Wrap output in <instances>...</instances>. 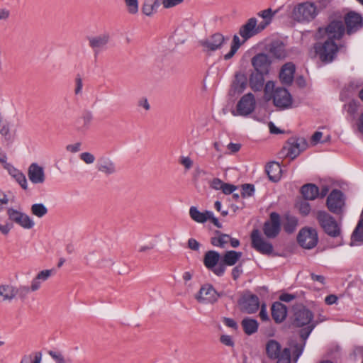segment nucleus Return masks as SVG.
<instances>
[{
    "mask_svg": "<svg viewBox=\"0 0 363 363\" xmlns=\"http://www.w3.org/2000/svg\"><path fill=\"white\" fill-rule=\"evenodd\" d=\"M292 324L296 328H301L299 335L303 342L294 346L293 352L294 361L296 362L302 354L306 341L318 325V322L314 321V314L311 311L303 305H299L294 308Z\"/></svg>",
    "mask_w": 363,
    "mask_h": 363,
    "instance_id": "nucleus-1",
    "label": "nucleus"
},
{
    "mask_svg": "<svg viewBox=\"0 0 363 363\" xmlns=\"http://www.w3.org/2000/svg\"><path fill=\"white\" fill-rule=\"evenodd\" d=\"M6 216L10 223H0V233L4 236L10 233L13 224L25 230H30L35 226L33 219L20 209L9 207L6 208Z\"/></svg>",
    "mask_w": 363,
    "mask_h": 363,
    "instance_id": "nucleus-2",
    "label": "nucleus"
},
{
    "mask_svg": "<svg viewBox=\"0 0 363 363\" xmlns=\"http://www.w3.org/2000/svg\"><path fill=\"white\" fill-rule=\"evenodd\" d=\"M264 99L267 101L273 100L275 106L281 108H289L292 104V97L288 90L283 87L275 88L272 81H268L264 88Z\"/></svg>",
    "mask_w": 363,
    "mask_h": 363,
    "instance_id": "nucleus-3",
    "label": "nucleus"
},
{
    "mask_svg": "<svg viewBox=\"0 0 363 363\" xmlns=\"http://www.w3.org/2000/svg\"><path fill=\"white\" fill-rule=\"evenodd\" d=\"M345 48V45H337L335 42L326 39L323 42H317L313 45L315 55L324 64L333 62L339 50Z\"/></svg>",
    "mask_w": 363,
    "mask_h": 363,
    "instance_id": "nucleus-4",
    "label": "nucleus"
},
{
    "mask_svg": "<svg viewBox=\"0 0 363 363\" xmlns=\"http://www.w3.org/2000/svg\"><path fill=\"white\" fill-rule=\"evenodd\" d=\"M346 33L345 27L341 20H333L326 26L318 28L315 36L317 38H323L335 42L342 38Z\"/></svg>",
    "mask_w": 363,
    "mask_h": 363,
    "instance_id": "nucleus-5",
    "label": "nucleus"
},
{
    "mask_svg": "<svg viewBox=\"0 0 363 363\" xmlns=\"http://www.w3.org/2000/svg\"><path fill=\"white\" fill-rule=\"evenodd\" d=\"M316 218L321 228L328 236L341 238L340 224L328 213L319 211L317 213Z\"/></svg>",
    "mask_w": 363,
    "mask_h": 363,
    "instance_id": "nucleus-6",
    "label": "nucleus"
},
{
    "mask_svg": "<svg viewBox=\"0 0 363 363\" xmlns=\"http://www.w3.org/2000/svg\"><path fill=\"white\" fill-rule=\"evenodd\" d=\"M267 356L270 359H277V363H291V350L288 347L281 350V346L275 340H269L265 345Z\"/></svg>",
    "mask_w": 363,
    "mask_h": 363,
    "instance_id": "nucleus-7",
    "label": "nucleus"
},
{
    "mask_svg": "<svg viewBox=\"0 0 363 363\" xmlns=\"http://www.w3.org/2000/svg\"><path fill=\"white\" fill-rule=\"evenodd\" d=\"M293 18L298 22H309L318 15L316 6L311 2H303L296 5L292 12Z\"/></svg>",
    "mask_w": 363,
    "mask_h": 363,
    "instance_id": "nucleus-8",
    "label": "nucleus"
},
{
    "mask_svg": "<svg viewBox=\"0 0 363 363\" xmlns=\"http://www.w3.org/2000/svg\"><path fill=\"white\" fill-rule=\"evenodd\" d=\"M307 146L308 143L303 138H291L284 146L281 154L294 160L306 150Z\"/></svg>",
    "mask_w": 363,
    "mask_h": 363,
    "instance_id": "nucleus-9",
    "label": "nucleus"
},
{
    "mask_svg": "<svg viewBox=\"0 0 363 363\" xmlns=\"http://www.w3.org/2000/svg\"><path fill=\"white\" fill-rule=\"evenodd\" d=\"M220 259V254L215 250L207 251L203 256L204 266L218 277H222L226 269Z\"/></svg>",
    "mask_w": 363,
    "mask_h": 363,
    "instance_id": "nucleus-10",
    "label": "nucleus"
},
{
    "mask_svg": "<svg viewBox=\"0 0 363 363\" xmlns=\"http://www.w3.org/2000/svg\"><path fill=\"white\" fill-rule=\"evenodd\" d=\"M297 241L302 247L312 249L318 243V233L314 228L309 227L303 228L298 234Z\"/></svg>",
    "mask_w": 363,
    "mask_h": 363,
    "instance_id": "nucleus-11",
    "label": "nucleus"
},
{
    "mask_svg": "<svg viewBox=\"0 0 363 363\" xmlns=\"http://www.w3.org/2000/svg\"><path fill=\"white\" fill-rule=\"evenodd\" d=\"M228 38L220 33H216L208 38L201 40L199 44L203 48V51L210 53L222 48Z\"/></svg>",
    "mask_w": 363,
    "mask_h": 363,
    "instance_id": "nucleus-12",
    "label": "nucleus"
},
{
    "mask_svg": "<svg viewBox=\"0 0 363 363\" xmlns=\"http://www.w3.org/2000/svg\"><path fill=\"white\" fill-rule=\"evenodd\" d=\"M346 33L351 35L363 28V18L355 11H349L344 17Z\"/></svg>",
    "mask_w": 363,
    "mask_h": 363,
    "instance_id": "nucleus-13",
    "label": "nucleus"
},
{
    "mask_svg": "<svg viewBox=\"0 0 363 363\" xmlns=\"http://www.w3.org/2000/svg\"><path fill=\"white\" fill-rule=\"evenodd\" d=\"M240 310L248 314L255 313L259 307V301L257 296L250 292H245L238 301Z\"/></svg>",
    "mask_w": 363,
    "mask_h": 363,
    "instance_id": "nucleus-14",
    "label": "nucleus"
},
{
    "mask_svg": "<svg viewBox=\"0 0 363 363\" xmlns=\"http://www.w3.org/2000/svg\"><path fill=\"white\" fill-rule=\"evenodd\" d=\"M252 247L257 252L263 255H271L273 252V245L266 241L257 229L252 230L251 233Z\"/></svg>",
    "mask_w": 363,
    "mask_h": 363,
    "instance_id": "nucleus-15",
    "label": "nucleus"
},
{
    "mask_svg": "<svg viewBox=\"0 0 363 363\" xmlns=\"http://www.w3.org/2000/svg\"><path fill=\"white\" fill-rule=\"evenodd\" d=\"M281 230V218L279 213L272 212L269 215V220L266 221L263 226V232L267 238H276Z\"/></svg>",
    "mask_w": 363,
    "mask_h": 363,
    "instance_id": "nucleus-16",
    "label": "nucleus"
},
{
    "mask_svg": "<svg viewBox=\"0 0 363 363\" xmlns=\"http://www.w3.org/2000/svg\"><path fill=\"white\" fill-rule=\"evenodd\" d=\"M256 101L252 93L245 94L241 97L237 104L238 115L247 116L252 113L255 108Z\"/></svg>",
    "mask_w": 363,
    "mask_h": 363,
    "instance_id": "nucleus-17",
    "label": "nucleus"
},
{
    "mask_svg": "<svg viewBox=\"0 0 363 363\" xmlns=\"http://www.w3.org/2000/svg\"><path fill=\"white\" fill-rule=\"evenodd\" d=\"M218 296L213 285L206 284L201 287L195 298L199 303L213 304L218 301Z\"/></svg>",
    "mask_w": 363,
    "mask_h": 363,
    "instance_id": "nucleus-18",
    "label": "nucleus"
},
{
    "mask_svg": "<svg viewBox=\"0 0 363 363\" xmlns=\"http://www.w3.org/2000/svg\"><path fill=\"white\" fill-rule=\"evenodd\" d=\"M343 194L337 189L333 190L327 199V206L330 211L338 214L342 211L344 206Z\"/></svg>",
    "mask_w": 363,
    "mask_h": 363,
    "instance_id": "nucleus-19",
    "label": "nucleus"
},
{
    "mask_svg": "<svg viewBox=\"0 0 363 363\" xmlns=\"http://www.w3.org/2000/svg\"><path fill=\"white\" fill-rule=\"evenodd\" d=\"M257 19L255 17H252L240 27L239 35L242 38V44L258 34L257 30Z\"/></svg>",
    "mask_w": 363,
    "mask_h": 363,
    "instance_id": "nucleus-20",
    "label": "nucleus"
},
{
    "mask_svg": "<svg viewBox=\"0 0 363 363\" xmlns=\"http://www.w3.org/2000/svg\"><path fill=\"white\" fill-rule=\"evenodd\" d=\"M109 40L110 36L106 33L88 38L89 45L92 49L95 57L106 49Z\"/></svg>",
    "mask_w": 363,
    "mask_h": 363,
    "instance_id": "nucleus-21",
    "label": "nucleus"
},
{
    "mask_svg": "<svg viewBox=\"0 0 363 363\" xmlns=\"http://www.w3.org/2000/svg\"><path fill=\"white\" fill-rule=\"evenodd\" d=\"M251 62L256 72L266 74L269 73L272 62L267 54H257L252 58Z\"/></svg>",
    "mask_w": 363,
    "mask_h": 363,
    "instance_id": "nucleus-22",
    "label": "nucleus"
},
{
    "mask_svg": "<svg viewBox=\"0 0 363 363\" xmlns=\"http://www.w3.org/2000/svg\"><path fill=\"white\" fill-rule=\"evenodd\" d=\"M28 177L34 184H42L45 182L44 168L38 163H31L28 168Z\"/></svg>",
    "mask_w": 363,
    "mask_h": 363,
    "instance_id": "nucleus-23",
    "label": "nucleus"
},
{
    "mask_svg": "<svg viewBox=\"0 0 363 363\" xmlns=\"http://www.w3.org/2000/svg\"><path fill=\"white\" fill-rule=\"evenodd\" d=\"M296 71V66L293 62H287L284 64L279 72V79L281 82L289 85L294 80V76Z\"/></svg>",
    "mask_w": 363,
    "mask_h": 363,
    "instance_id": "nucleus-24",
    "label": "nucleus"
},
{
    "mask_svg": "<svg viewBox=\"0 0 363 363\" xmlns=\"http://www.w3.org/2000/svg\"><path fill=\"white\" fill-rule=\"evenodd\" d=\"M272 316L277 323H282L286 318L287 308L280 302H275L272 306Z\"/></svg>",
    "mask_w": 363,
    "mask_h": 363,
    "instance_id": "nucleus-25",
    "label": "nucleus"
},
{
    "mask_svg": "<svg viewBox=\"0 0 363 363\" xmlns=\"http://www.w3.org/2000/svg\"><path fill=\"white\" fill-rule=\"evenodd\" d=\"M53 272V269H45L38 272L31 281V291H35L38 290L40 288L41 282L47 281L52 275Z\"/></svg>",
    "mask_w": 363,
    "mask_h": 363,
    "instance_id": "nucleus-26",
    "label": "nucleus"
},
{
    "mask_svg": "<svg viewBox=\"0 0 363 363\" xmlns=\"http://www.w3.org/2000/svg\"><path fill=\"white\" fill-rule=\"evenodd\" d=\"M266 173L268 175L269 180L273 182H277L280 180L281 177L282 169L278 162H272L266 166Z\"/></svg>",
    "mask_w": 363,
    "mask_h": 363,
    "instance_id": "nucleus-27",
    "label": "nucleus"
},
{
    "mask_svg": "<svg viewBox=\"0 0 363 363\" xmlns=\"http://www.w3.org/2000/svg\"><path fill=\"white\" fill-rule=\"evenodd\" d=\"M97 169L106 175L116 172L115 164L108 157H101L97 163Z\"/></svg>",
    "mask_w": 363,
    "mask_h": 363,
    "instance_id": "nucleus-28",
    "label": "nucleus"
},
{
    "mask_svg": "<svg viewBox=\"0 0 363 363\" xmlns=\"http://www.w3.org/2000/svg\"><path fill=\"white\" fill-rule=\"evenodd\" d=\"M264 75H266V74L260 73L256 71H255L250 74L249 79V84L250 88L254 91H261L262 89L263 88Z\"/></svg>",
    "mask_w": 363,
    "mask_h": 363,
    "instance_id": "nucleus-29",
    "label": "nucleus"
},
{
    "mask_svg": "<svg viewBox=\"0 0 363 363\" xmlns=\"http://www.w3.org/2000/svg\"><path fill=\"white\" fill-rule=\"evenodd\" d=\"M161 4V0H145L143 4L142 13L147 16H152L157 13Z\"/></svg>",
    "mask_w": 363,
    "mask_h": 363,
    "instance_id": "nucleus-30",
    "label": "nucleus"
},
{
    "mask_svg": "<svg viewBox=\"0 0 363 363\" xmlns=\"http://www.w3.org/2000/svg\"><path fill=\"white\" fill-rule=\"evenodd\" d=\"M242 253L234 250H229L225 252L221 258L222 264L224 267L233 266L241 258Z\"/></svg>",
    "mask_w": 363,
    "mask_h": 363,
    "instance_id": "nucleus-31",
    "label": "nucleus"
},
{
    "mask_svg": "<svg viewBox=\"0 0 363 363\" xmlns=\"http://www.w3.org/2000/svg\"><path fill=\"white\" fill-rule=\"evenodd\" d=\"M301 193L305 200H314L319 195V189L313 184H307L301 187Z\"/></svg>",
    "mask_w": 363,
    "mask_h": 363,
    "instance_id": "nucleus-32",
    "label": "nucleus"
},
{
    "mask_svg": "<svg viewBox=\"0 0 363 363\" xmlns=\"http://www.w3.org/2000/svg\"><path fill=\"white\" fill-rule=\"evenodd\" d=\"M16 296V287L11 284L0 285V297L2 301H12Z\"/></svg>",
    "mask_w": 363,
    "mask_h": 363,
    "instance_id": "nucleus-33",
    "label": "nucleus"
},
{
    "mask_svg": "<svg viewBox=\"0 0 363 363\" xmlns=\"http://www.w3.org/2000/svg\"><path fill=\"white\" fill-rule=\"evenodd\" d=\"M241 325L244 332L248 335L255 333L258 330V323L255 319L250 318H245L242 320Z\"/></svg>",
    "mask_w": 363,
    "mask_h": 363,
    "instance_id": "nucleus-34",
    "label": "nucleus"
},
{
    "mask_svg": "<svg viewBox=\"0 0 363 363\" xmlns=\"http://www.w3.org/2000/svg\"><path fill=\"white\" fill-rule=\"evenodd\" d=\"M216 233L218 235V236L211 238V243L213 246L224 248L225 245L229 242L230 236L228 234L222 233L218 230L216 231Z\"/></svg>",
    "mask_w": 363,
    "mask_h": 363,
    "instance_id": "nucleus-35",
    "label": "nucleus"
},
{
    "mask_svg": "<svg viewBox=\"0 0 363 363\" xmlns=\"http://www.w3.org/2000/svg\"><path fill=\"white\" fill-rule=\"evenodd\" d=\"M284 229L287 233H294L298 225V219L296 217L287 214L284 218Z\"/></svg>",
    "mask_w": 363,
    "mask_h": 363,
    "instance_id": "nucleus-36",
    "label": "nucleus"
},
{
    "mask_svg": "<svg viewBox=\"0 0 363 363\" xmlns=\"http://www.w3.org/2000/svg\"><path fill=\"white\" fill-rule=\"evenodd\" d=\"M48 354L55 363H74L72 357L65 356L60 351L50 350Z\"/></svg>",
    "mask_w": 363,
    "mask_h": 363,
    "instance_id": "nucleus-37",
    "label": "nucleus"
},
{
    "mask_svg": "<svg viewBox=\"0 0 363 363\" xmlns=\"http://www.w3.org/2000/svg\"><path fill=\"white\" fill-rule=\"evenodd\" d=\"M247 80L244 74L238 73L235 74V79L233 82V86L236 91L242 93L247 86Z\"/></svg>",
    "mask_w": 363,
    "mask_h": 363,
    "instance_id": "nucleus-38",
    "label": "nucleus"
},
{
    "mask_svg": "<svg viewBox=\"0 0 363 363\" xmlns=\"http://www.w3.org/2000/svg\"><path fill=\"white\" fill-rule=\"evenodd\" d=\"M269 51L276 58L282 59L286 57L284 45L281 43H273L270 45Z\"/></svg>",
    "mask_w": 363,
    "mask_h": 363,
    "instance_id": "nucleus-39",
    "label": "nucleus"
},
{
    "mask_svg": "<svg viewBox=\"0 0 363 363\" xmlns=\"http://www.w3.org/2000/svg\"><path fill=\"white\" fill-rule=\"evenodd\" d=\"M209 211L203 213L200 212L196 207L191 206L189 209V215L191 218L197 223H203L207 220V213Z\"/></svg>",
    "mask_w": 363,
    "mask_h": 363,
    "instance_id": "nucleus-40",
    "label": "nucleus"
},
{
    "mask_svg": "<svg viewBox=\"0 0 363 363\" xmlns=\"http://www.w3.org/2000/svg\"><path fill=\"white\" fill-rule=\"evenodd\" d=\"M242 45L241 39L239 38V36L236 34L234 35L233 37L230 50L227 54L224 55V60H228L231 59Z\"/></svg>",
    "mask_w": 363,
    "mask_h": 363,
    "instance_id": "nucleus-41",
    "label": "nucleus"
},
{
    "mask_svg": "<svg viewBox=\"0 0 363 363\" xmlns=\"http://www.w3.org/2000/svg\"><path fill=\"white\" fill-rule=\"evenodd\" d=\"M352 242H363V219L360 218L352 235Z\"/></svg>",
    "mask_w": 363,
    "mask_h": 363,
    "instance_id": "nucleus-42",
    "label": "nucleus"
},
{
    "mask_svg": "<svg viewBox=\"0 0 363 363\" xmlns=\"http://www.w3.org/2000/svg\"><path fill=\"white\" fill-rule=\"evenodd\" d=\"M0 135L7 141H11L13 139L10 130V124L6 120L0 121Z\"/></svg>",
    "mask_w": 363,
    "mask_h": 363,
    "instance_id": "nucleus-43",
    "label": "nucleus"
},
{
    "mask_svg": "<svg viewBox=\"0 0 363 363\" xmlns=\"http://www.w3.org/2000/svg\"><path fill=\"white\" fill-rule=\"evenodd\" d=\"M30 211L33 215L42 218L48 213V208L43 203H35L31 206Z\"/></svg>",
    "mask_w": 363,
    "mask_h": 363,
    "instance_id": "nucleus-44",
    "label": "nucleus"
},
{
    "mask_svg": "<svg viewBox=\"0 0 363 363\" xmlns=\"http://www.w3.org/2000/svg\"><path fill=\"white\" fill-rule=\"evenodd\" d=\"M42 359V354L36 352L34 357L32 355L24 356L20 363H40Z\"/></svg>",
    "mask_w": 363,
    "mask_h": 363,
    "instance_id": "nucleus-45",
    "label": "nucleus"
},
{
    "mask_svg": "<svg viewBox=\"0 0 363 363\" xmlns=\"http://www.w3.org/2000/svg\"><path fill=\"white\" fill-rule=\"evenodd\" d=\"M13 178L16 179L23 189H28L27 179L25 174L21 171H19L16 174H14Z\"/></svg>",
    "mask_w": 363,
    "mask_h": 363,
    "instance_id": "nucleus-46",
    "label": "nucleus"
},
{
    "mask_svg": "<svg viewBox=\"0 0 363 363\" xmlns=\"http://www.w3.org/2000/svg\"><path fill=\"white\" fill-rule=\"evenodd\" d=\"M127 6V10L130 14H135L138 12V0H124Z\"/></svg>",
    "mask_w": 363,
    "mask_h": 363,
    "instance_id": "nucleus-47",
    "label": "nucleus"
},
{
    "mask_svg": "<svg viewBox=\"0 0 363 363\" xmlns=\"http://www.w3.org/2000/svg\"><path fill=\"white\" fill-rule=\"evenodd\" d=\"M9 198L8 195L2 190H0V213L4 210L6 211V206L9 203Z\"/></svg>",
    "mask_w": 363,
    "mask_h": 363,
    "instance_id": "nucleus-48",
    "label": "nucleus"
},
{
    "mask_svg": "<svg viewBox=\"0 0 363 363\" xmlns=\"http://www.w3.org/2000/svg\"><path fill=\"white\" fill-rule=\"evenodd\" d=\"M276 13L277 11H273L271 9H267L259 11L257 15L258 16L262 17L264 20H267L271 22L273 16Z\"/></svg>",
    "mask_w": 363,
    "mask_h": 363,
    "instance_id": "nucleus-49",
    "label": "nucleus"
},
{
    "mask_svg": "<svg viewBox=\"0 0 363 363\" xmlns=\"http://www.w3.org/2000/svg\"><path fill=\"white\" fill-rule=\"evenodd\" d=\"M255 192L254 185L245 184L242 186V196H251Z\"/></svg>",
    "mask_w": 363,
    "mask_h": 363,
    "instance_id": "nucleus-50",
    "label": "nucleus"
},
{
    "mask_svg": "<svg viewBox=\"0 0 363 363\" xmlns=\"http://www.w3.org/2000/svg\"><path fill=\"white\" fill-rule=\"evenodd\" d=\"M298 209L303 216H307L311 211V205L306 201H302L298 203Z\"/></svg>",
    "mask_w": 363,
    "mask_h": 363,
    "instance_id": "nucleus-51",
    "label": "nucleus"
},
{
    "mask_svg": "<svg viewBox=\"0 0 363 363\" xmlns=\"http://www.w3.org/2000/svg\"><path fill=\"white\" fill-rule=\"evenodd\" d=\"M362 85V83L361 82L358 80H352L347 84L346 89L347 91L353 93L357 91Z\"/></svg>",
    "mask_w": 363,
    "mask_h": 363,
    "instance_id": "nucleus-52",
    "label": "nucleus"
},
{
    "mask_svg": "<svg viewBox=\"0 0 363 363\" xmlns=\"http://www.w3.org/2000/svg\"><path fill=\"white\" fill-rule=\"evenodd\" d=\"M79 158L84 162L86 164H90L94 162L95 157L93 154L84 152L80 154Z\"/></svg>",
    "mask_w": 363,
    "mask_h": 363,
    "instance_id": "nucleus-53",
    "label": "nucleus"
},
{
    "mask_svg": "<svg viewBox=\"0 0 363 363\" xmlns=\"http://www.w3.org/2000/svg\"><path fill=\"white\" fill-rule=\"evenodd\" d=\"M31 291L30 287L28 286H20L19 287H16V295H18L21 298H25Z\"/></svg>",
    "mask_w": 363,
    "mask_h": 363,
    "instance_id": "nucleus-54",
    "label": "nucleus"
},
{
    "mask_svg": "<svg viewBox=\"0 0 363 363\" xmlns=\"http://www.w3.org/2000/svg\"><path fill=\"white\" fill-rule=\"evenodd\" d=\"M11 17V11L8 8H0V21L6 22Z\"/></svg>",
    "mask_w": 363,
    "mask_h": 363,
    "instance_id": "nucleus-55",
    "label": "nucleus"
},
{
    "mask_svg": "<svg viewBox=\"0 0 363 363\" xmlns=\"http://www.w3.org/2000/svg\"><path fill=\"white\" fill-rule=\"evenodd\" d=\"M93 118L92 113L90 111H86L83 113L82 120L83 121V126L85 129H87Z\"/></svg>",
    "mask_w": 363,
    "mask_h": 363,
    "instance_id": "nucleus-56",
    "label": "nucleus"
},
{
    "mask_svg": "<svg viewBox=\"0 0 363 363\" xmlns=\"http://www.w3.org/2000/svg\"><path fill=\"white\" fill-rule=\"evenodd\" d=\"M184 0H162L161 4H162L164 9H170L180 4Z\"/></svg>",
    "mask_w": 363,
    "mask_h": 363,
    "instance_id": "nucleus-57",
    "label": "nucleus"
},
{
    "mask_svg": "<svg viewBox=\"0 0 363 363\" xmlns=\"http://www.w3.org/2000/svg\"><path fill=\"white\" fill-rule=\"evenodd\" d=\"M83 87L82 79L80 76H77L75 78V88H74V94L75 95H79L82 94Z\"/></svg>",
    "mask_w": 363,
    "mask_h": 363,
    "instance_id": "nucleus-58",
    "label": "nucleus"
},
{
    "mask_svg": "<svg viewBox=\"0 0 363 363\" xmlns=\"http://www.w3.org/2000/svg\"><path fill=\"white\" fill-rule=\"evenodd\" d=\"M223 182L221 181L220 179L218 178H214L211 182H210V186L213 189H216V190H221L222 187H223Z\"/></svg>",
    "mask_w": 363,
    "mask_h": 363,
    "instance_id": "nucleus-59",
    "label": "nucleus"
},
{
    "mask_svg": "<svg viewBox=\"0 0 363 363\" xmlns=\"http://www.w3.org/2000/svg\"><path fill=\"white\" fill-rule=\"evenodd\" d=\"M236 189H237V186L235 185L227 184V183H223L221 190H222L223 193L225 194H230Z\"/></svg>",
    "mask_w": 363,
    "mask_h": 363,
    "instance_id": "nucleus-60",
    "label": "nucleus"
},
{
    "mask_svg": "<svg viewBox=\"0 0 363 363\" xmlns=\"http://www.w3.org/2000/svg\"><path fill=\"white\" fill-rule=\"evenodd\" d=\"M220 340L223 345L226 346L233 347L234 345V342L230 335H221Z\"/></svg>",
    "mask_w": 363,
    "mask_h": 363,
    "instance_id": "nucleus-61",
    "label": "nucleus"
},
{
    "mask_svg": "<svg viewBox=\"0 0 363 363\" xmlns=\"http://www.w3.org/2000/svg\"><path fill=\"white\" fill-rule=\"evenodd\" d=\"M81 143H76L74 144H70L66 146V150L72 153H76L81 150Z\"/></svg>",
    "mask_w": 363,
    "mask_h": 363,
    "instance_id": "nucleus-62",
    "label": "nucleus"
},
{
    "mask_svg": "<svg viewBox=\"0 0 363 363\" xmlns=\"http://www.w3.org/2000/svg\"><path fill=\"white\" fill-rule=\"evenodd\" d=\"M259 318L263 321H268L269 320V318L267 311V306L265 304H262L261 306V310L259 311Z\"/></svg>",
    "mask_w": 363,
    "mask_h": 363,
    "instance_id": "nucleus-63",
    "label": "nucleus"
},
{
    "mask_svg": "<svg viewBox=\"0 0 363 363\" xmlns=\"http://www.w3.org/2000/svg\"><path fill=\"white\" fill-rule=\"evenodd\" d=\"M180 163L185 167L186 169H189L191 168L193 165V161L189 157H182L181 158Z\"/></svg>",
    "mask_w": 363,
    "mask_h": 363,
    "instance_id": "nucleus-64",
    "label": "nucleus"
}]
</instances>
